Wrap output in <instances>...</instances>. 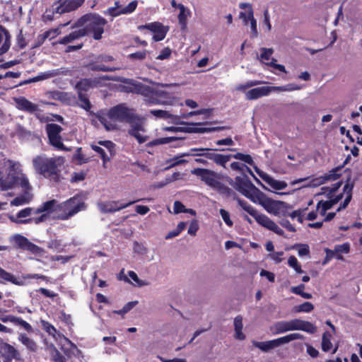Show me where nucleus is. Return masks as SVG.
<instances>
[{"label":"nucleus","instance_id":"nucleus-1","mask_svg":"<svg viewBox=\"0 0 362 362\" xmlns=\"http://www.w3.org/2000/svg\"><path fill=\"white\" fill-rule=\"evenodd\" d=\"M108 112L110 117L117 122H125L130 124L129 134L135 137L139 144L147 141L148 136L144 134L145 129L143 123L132 109L127 107L124 104H119L110 109Z\"/></svg>","mask_w":362,"mask_h":362},{"label":"nucleus","instance_id":"nucleus-2","mask_svg":"<svg viewBox=\"0 0 362 362\" xmlns=\"http://www.w3.org/2000/svg\"><path fill=\"white\" fill-rule=\"evenodd\" d=\"M21 164L12 160L5 161L4 171L1 175L0 188L6 190L19 185L25 192H30L32 187L28 177L22 173Z\"/></svg>","mask_w":362,"mask_h":362},{"label":"nucleus","instance_id":"nucleus-3","mask_svg":"<svg viewBox=\"0 0 362 362\" xmlns=\"http://www.w3.org/2000/svg\"><path fill=\"white\" fill-rule=\"evenodd\" d=\"M64 163V158L62 156L48 157L41 154L33 159V165L36 173L53 182L60 180L61 168Z\"/></svg>","mask_w":362,"mask_h":362},{"label":"nucleus","instance_id":"nucleus-4","mask_svg":"<svg viewBox=\"0 0 362 362\" xmlns=\"http://www.w3.org/2000/svg\"><path fill=\"white\" fill-rule=\"evenodd\" d=\"M107 24V21L98 14L90 13L86 14L79 18L73 28H82L86 30V35H90L92 37L98 40L102 38L104 33V28Z\"/></svg>","mask_w":362,"mask_h":362},{"label":"nucleus","instance_id":"nucleus-5","mask_svg":"<svg viewBox=\"0 0 362 362\" xmlns=\"http://www.w3.org/2000/svg\"><path fill=\"white\" fill-rule=\"evenodd\" d=\"M191 173L199 177L202 182L220 194L227 197L234 194L230 188L222 183L221 175L213 170L197 168L192 170Z\"/></svg>","mask_w":362,"mask_h":362},{"label":"nucleus","instance_id":"nucleus-6","mask_svg":"<svg viewBox=\"0 0 362 362\" xmlns=\"http://www.w3.org/2000/svg\"><path fill=\"white\" fill-rule=\"evenodd\" d=\"M269 330L274 335L294 330H302L309 334H314L317 332V327L310 322L296 318L288 321H278L269 327Z\"/></svg>","mask_w":362,"mask_h":362},{"label":"nucleus","instance_id":"nucleus-7","mask_svg":"<svg viewBox=\"0 0 362 362\" xmlns=\"http://www.w3.org/2000/svg\"><path fill=\"white\" fill-rule=\"evenodd\" d=\"M86 209L85 198L81 194H76L65 202L60 203L59 213L57 218L68 220L81 211Z\"/></svg>","mask_w":362,"mask_h":362},{"label":"nucleus","instance_id":"nucleus-8","mask_svg":"<svg viewBox=\"0 0 362 362\" xmlns=\"http://www.w3.org/2000/svg\"><path fill=\"white\" fill-rule=\"evenodd\" d=\"M252 202L261 205L269 214L277 216H286L290 206L281 201H276L267 197L259 191Z\"/></svg>","mask_w":362,"mask_h":362},{"label":"nucleus","instance_id":"nucleus-9","mask_svg":"<svg viewBox=\"0 0 362 362\" xmlns=\"http://www.w3.org/2000/svg\"><path fill=\"white\" fill-rule=\"evenodd\" d=\"M129 83L134 86V92L143 95L146 98V101L148 105L168 104L167 100L162 99L165 94L164 91L135 82L133 80H129Z\"/></svg>","mask_w":362,"mask_h":362},{"label":"nucleus","instance_id":"nucleus-10","mask_svg":"<svg viewBox=\"0 0 362 362\" xmlns=\"http://www.w3.org/2000/svg\"><path fill=\"white\" fill-rule=\"evenodd\" d=\"M223 179L235 190L250 199L252 202L260 191L246 176H237L235 180L227 176L224 177Z\"/></svg>","mask_w":362,"mask_h":362},{"label":"nucleus","instance_id":"nucleus-11","mask_svg":"<svg viewBox=\"0 0 362 362\" xmlns=\"http://www.w3.org/2000/svg\"><path fill=\"white\" fill-rule=\"evenodd\" d=\"M239 204L242 208L255 218L256 221L262 227L273 231L277 235H283L284 230L278 226V225L273 221L267 216L259 214L254 207L247 204L245 202L238 199Z\"/></svg>","mask_w":362,"mask_h":362},{"label":"nucleus","instance_id":"nucleus-12","mask_svg":"<svg viewBox=\"0 0 362 362\" xmlns=\"http://www.w3.org/2000/svg\"><path fill=\"white\" fill-rule=\"evenodd\" d=\"M341 181L337 180L332 187H323L321 188V192L319 194H325L329 199L327 201H320L317 204V211L322 216H325L327 210L330 209L340 199H342L343 194H339L333 198V194L341 187Z\"/></svg>","mask_w":362,"mask_h":362},{"label":"nucleus","instance_id":"nucleus-13","mask_svg":"<svg viewBox=\"0 0 362 362\" xmlns=\"http://www.w3.org/2000/svg\"><path fill=\"white\" fill-rule=\"evenodd\" d=\"M40 326L43 330L51 335L61 346V349L67 356L73 353L74 349H76V346L69 339L62 335L56 328L49 322L40 320Z\"/></svg>","mask_w":362,"mask_h":362},{"label":"nucleus","instance_id":"nucleus-14","mask_svg":"<svg viewBox=\"0 0 362 362\" xmlns=\"http://www.w3.org/2000/svg\"><path fill=\"white\" fill-rule=\"evenodd\" d=\"M59 206L60 203L55 199L47 201L36 208L37 214L40 215L30 221H34L35 224H39L46 221L52 214L57 218Z\"/></svg>","mask_w":362,"mask_h":362},{"label":"nucleus","instance_id":"nucleus-15","mask_svg":"<svg viewBox=\"0 0 362 362\" xmlns=\"http://www.w3.org/2000/svg\"><path fill=\"white\" fill-rule=\"evenodd\" d=\"M45 129L51 145L60 150L69 151V148H66L62 141L60 133L62 128L59 125L54 123L47 124Z\"/></svg>","mask_w":362,"mask_h":362},{"label":"nucleus","instance_id":"nucleus-16","mask_svg":"<svg viewBox=\"0 0 362 362\" xmlns=\"http://www.w3.org/2000/svg\"><path fill=\"white\" fill-rule=\"evenodd\" d=\"M138 29L139 30L147 29L153 33V39L156 42L163 40L165 37L168 32V28L158 22H153L146 25H139Z\"/></svg>","mask_w":362,"mask_h":362},{"label":"nucleus","instance_id":"nucleus-17","mask_svg":"<svg viewBox=\"0 0 362 362\" xmlns=\"http://www.w3.org/2000/svg\"><path fill=\"white\" fill-rule=\"evenodd\" d=\"M136 201L129 202L127 204H121L117 201H105L98 203L99 210L104 214L114 213L133 204Z\"/></svg>","mask_w":362,"mask_h":362},{"label":"nucleus","instance_id":"nucleus-18","mask_svg":"<svg viewBox=\"0 0 362 362\" xmlns=\"http://www.w3.org/2000/svg\"><path fill=\"white\" fill-rule=\"evenodd\" d=\"M36 208L27 207L19 211L16 215V217H11V220L16 223H34V221H30L36 218L34 215H37Z\"/></svg>","mask_w":362,"mask_h":362},{"label":"nucleus","instance_id":"nucleus-19","mask_svg":"<svg viewBox=\"0 0 362 362\" xmlns=\"http://www.w3.org/2000/svg\"><path fill=\"white\" fill-rule=\"evenodd\" d=\"M113 60L112 57L109 55H101L97 58L95 62L88 64V69L92 71H115L118 69L117 67L108 66L103 64V62H109Z\"/></svg>","mask_w":362,"mask_h":362},{"label":"nucleus","instance_id":"nucleus-20","mask_svg":"<svg viewBox=\"0 0 362 362\" xmlns=\"http://www.w3.org/2000/svg\"><path fill=\"white\" fill-rule=\"evenodd\" d=\"M182 156H204L206 158L212 160L216 164L220 165L221 166H225L226 163L228 162L232 158V155H222L219 153H216L213 152L208 153H200L197 154H192L189 153H184Z\"/></svg>","mask_w":362,"mask_h":362},{"label":"nucleus","instance_id":"nucleus-21","mask_svg":"<svg viewBox=\"0 0 362 362\" xmlns=\"http://www.w3.org/2000/svg\"><path fill=\"white\" fill-rule=\"evenodd\" d=\"M1 358H2L3 362H8L13 358L19 359L20 354L13 346L2 340L1 346Z\"/></svg>","mask_w":362,"mask_h":362},{"label":"nucleus","instance_id":"nucleus-22","mask_svg":"<svg viewBox=\"0 0 362 362\" xmlns=\"http://www.w3.org/2000/svg\"><path fill=\"white\" fill-rule=\"evenodd\" d=\"M84 0H59V5L55 8L56 13H63L78 8Z\"/></svg>","mask_w":362,"mask_h":362},{"label":"nucleus","instance_id":"nucleus-23","mask_svg":"<svg viewBox=\"0 0 362 362\" xmlns=\"http://www.w3.org/2000/svg\"><path fill=\"white\" fill-rule=\"evenodd\" d=\"M256 172L259 177L274 189L281 190L284 189L287 187V183L284 181L276 180L267 173H264L257 168H256Z\"/></svg>","mask_w":362,"mask_h":362},{"label":"nucleus","instance_id":"nucleus-24","mask_svg":"<svg viewBox=\"0 0 362 362\" xmlns=\"http://www.w3.org/2000/svg\"><path fill=\"white\" fill-rule=\"evenodd\" d=\"M252 344L254 346L259 349L263 352H268L281 345L283 344L281 338L266 341H257L255 340L252 341Z\"/></svg>","mask_w":362,"mask_h":362},{"label":"nucleus","instance_id":"nucleus-25","mask_svg":"<svg viewBox=\"0 0 362 362\" xmlns=\"http://www.w3.org/2000/svg\"><path fill=\"white\" fill-rule=\"evenodd\" d=\"M65 71L63 69H52L49 70L45 72H42L39 74L37 76L30 78L24 82V83H34L40 81L46 80L48 78H51L53 77H55L57 76H59L62 74H64Z\"/></svg>","mask_w":362,"mask_h":362},{"label":"nucleus","instance_id":"nucleus-26","mask_svg":"<svg viewBox=\"0 0 362 362\" xmlns=\"http://www.w3.org/2000/svg\"><path fill=\"white\" fill-rule=\"evenodd\" d=\"M339 178V175L337 173L336 170H331L329 173L318 177L314 178L311 180L310 186L317 187L328 181H336Z\"/></svg>","mask_w":362,"mask_h":362},{"label":"nucleus","instance_id":"nucleus-27","mask_svg":"<svg viewBox=\"0 0 362 362\" xmlns=\"http://www.w3.org/2000/svg\"><path fill=\"white\" fill-rule=\"evenodd\" d=\"M98 118L107 131L118 129L117 122L110 117L109 112L99 115Z\"/></svg>","mask_w":362,"mask_h":362},{"label":"nucleus","instance_id":"nucleus-28","mask_svg":"<svg viewBox=\"0 0 362 362\" xmlns=\"http://www.w3.org/2000/svg\"><path fill=\"white\" fill-rule=\"evenodd\" d=\"M78 28V29L72 31L69 35L61 38L59 40L58 43L62 45H66L86 35V30H82L81 27Z\"/></svg>","mask_w":362,"mask_h":362},{"label":"nucleus","instance_id":"nucleus-29","mask_svg":"<svg viewBox=\"0 0 362 362\" xmlns=\"http://www.w3.org/2000/svg\"><path fill=\"white\" fill-rule=\"evenodd\" d=\"M177 8L180 11L177 16L178 21L182 30H185L187 28V20L191 16V11L182 4H177Z\"/></svg>","mask_w":362,"mask_h":362},{"label":"nucleus","instance_id":"nucleus-30","mask_svg":"<svg viewBox=\"0 0 362 362\" xmlns=\"http://www.w3.org/2000/svg\"><path fill=\"white\" fill-rule=\"evenodd\" d=\"M16 106L18 109L25 110L29 112H35L38 110L37 105L31 103L23 97L16 99Z\"/></svg>","mask_w":362,"mask_h":362},{"label":"nucleus","instance_id":"nucleus-31","mask_svg":"<svg viewBox=\"0 0 362 362\" xmlns=\"http://www.w3.org/2000/svg\"><path fill=\"white\" fill-rule=\"evenodd\" d=\"M2 43L0 47V55L6 53L10 47V35L8 33L0 26V44Z\"/></svg>","mask_w":362,"mask_h":362},{"label":"nucleus","instance_id":"nucleus-32","mask_svg":"<svg viewBox=\"0 0 362 362\" xmlns=\"http://www.w3.org/2000/svg\"><path fill=\"white\" fill-rule=\"evenodd\" d=\"M269 93L272 92H292L302 89L303 86L296 83H288L281 86H269Z\"/></svg>","mask_w":362,"mask_h":362},{"label":"nucleus","instance_id":"nucleus-33","mask_svg":"<svg viewBox=\"0 0 362 362\" xmlns=\"http://www.w3.org/2000/svg\"><path fill=\"white\" fill-rule=\"evenodd\" d=\"M33 199V194L29 192H25L23 194L16 197L11 202V206H19L28 204Z\"/></svg>","mask_w":362,"mask_h":362},{"label":"nucleus","instance_id":"nucleus-34","mask_svg":"<svg viewBox=\"0 0 362 362\" xmlns=\"http://www.w3.org/2000/svg\"><path fill=\"white\" fill-rule=\"evenodd\" d=\"M234 329H235V337L239 340H243L245 339V335L243 332V317L240 315L237 316L234 319Z\"/></svg>","mask_w":362,"mask_h":362},{"label":"nucleus","instance_id":"nucleus-35","mask_svg":"<svg viewBox=\"0 0 362 362\" xmlns=\"http://www.w3.org/2000/svg\"><path fill=\"white\" fill-rule=\"evenodd\" d=\"M260 52V55L257 56L258 59L262 64L269 66V62L272 61V59H273L272 56L274 53V49L272 48L262 47Z\"/></svg>","mask_w":362,"mask_h":362},{"label":"nucleus","instance_id":"nucleus-36","mask_svg":"<svg viewBox=\"0 0 362 362\" xmlns=\"http://www.w3.org/2000/svg\"><path fill=\"white\" fill-rule=\"evenodd\" d=\"M332 334L330 332L326 331L323 333L322 337V350L325 352L330 351L332 348Z\"/></svg>","mask_w":362,"mask_h":362},{"label":"nucleus","instance_id":"nucleus-37","mask_svg":"<svg viewBox=\"0 0 362 362\" xmlns=\"http://www.w3.org/2000/svg\"><path fill=\"white\" fill-rule=\"evenodd\" d=\"M352 188H353V186L350 185L349 184H346L344 185V192L345 194V198L343 202V204L339 206L337 211H339L341 209H344L348 206V204H349V202L351 199V197H352V195H351Z\"/></svg>","mask_w":362,"mask_h":362},{"label":"nucleus","instance_id":"nucleus-38","mask_svg":"<svg viewBox=\"0 0 362 362\" xmlns=\"http://www.w3.org/2000/svg\"><path fill=\"white\" fill-rule=\"evenodd\" d=\"M18 340L30 351H35L37 349L36 343L25 334H20Z\"/></svg>","mask_w":362,"mask_h":362},{"label":"nucleus","instance_id":"nucleus-39","mask_svg":"<svg viewBox=\"0 0 362 362\" xmlns=\"http://www.w3.org/2000/svg\"><path fill=\"white\" fill-rule=\"evenodd\" d=\"M262 83H265V82L257 80L248 81L245 83L238 84V86H236L235 90L237 91L244 92L245 93L247 89Z\"/></svg>","mask_w":362,"mask_h":362},{"label":"nucleus","instance_id":"nucleus-40","mask_svg":"<svg viewBox=\"0 0 362 362\" xmlns=\"http://www.w3.org/2000/svg\"><path fill=\"white\" fill-rule=\"evenodd\" d=\"M19 248L25 250L30 241L25 237L16 234L11 239Z\"/></svg>","mask_w":362,"mask_h":362},{"label":"nucleus","instance_id":"nucleus-41","mask_svg":"<svg viewBox=\"0 0 362 362\" xmlns=\"http://www.w3.org/2000/svg\"><path fill=\"white\" fill-rule=\"evenodd\" d=\"M122 7L123 5L121 4V2L119 1H117L115 2L114 6L110 7L104 11V14L106 16H110L113 18L121 16V14H117V13L120 12V10L122 9Z\"/></svg>","mask_w":362,"mask_h":362},{"label":"nucleus","instance_id":"nucleus-42","mask_svg":"<svg viewBox=\"0 0 362 362\" xmlns=\"http://www.w3.org/2000/svg\"><path fill=\"white\" fill-rule=\"evenodd\" d=\"M90 147L94 151H95L97 153H98L100 156V157L102 158L103 161V165L105 166L106 163L110 161V156H109L107 155V153H106V151L104 148H103L102 147H100V146H98L97 144H93L90 145Z\"/></svg>","mask_w":362,"mask_h":362},{"label":"nucleus","instance_id":"nucleus-43","mask_svg":"<svg viewBox=\"0 0 362 362\" xmlns=\"http://www.w3.org/2000/svg\"><path fill=\"white\" fill-rule=\"evenodd\" d=\"M138 6V1L133 0L130 3H129L127 6H123L122 9L120 10V12L117 13V14L121 15H129L132 13Z\"/></svg>","mask_w":362,"mask_h":362},{"label":"nucleus","instance_id":"nucleus-44","mask_svg":"<svg viewBox=\"0 0 362 362\" xmlns=\"http://www.w3.org/2000/svg\"><path fill=\"white\" fill-rule=\"evenodd\" d=\"M93 83L94 81L90 79H83L76 84V88H77L79 93L82 91H86L89 88H92L93 86Z\"/></svg>","mask_w":362,"mask_h":362},{"label":"nucleus","instance_id":"nucleus-45","mask_svg":"<svg viewBox=\"0 0 362 362\" xmlns=\"http://www.w3.org/2000/svg\"><path fill=\"white\" fill-rule=\"evenodd\" d=\"M288 264L290 267L293 268L297 274H302L303 272L301 265L295 256H290L288 259Z\"/></svg>","mask_w":362,"mask_h":362},{"label":"nucleus","instance_id":"nucleus-46","mask_svg":"<svg viewBox=\"0 0 362 362\" xmlns=\"http://www.w3.org/2000/svg\"><path fill=\"white\" fill-rule=\"evenodd\" d=\"M9 281L14 284H19V282L16 281V279L13 275L0 267V281Z\"/></svg>","mask_w":362,"mask_h":362},{"label":"nucleus","instance_id":"nucleus-47","mask_svg":"<svg viewBox=\"0 0 362 362\" xmlns=\"http://www.w3.org/2000/svg\"><path fill=\"white\" fill-rule=\"evenodd\" d=\"M314 309L313 305L310 302H305L296 307H295V312L296 313H310Z\"/></svg>","mask_w":362,"mask_h":362},{"label":"nucleus","instance_id":"nucleus-48","mask_svg":"<svg viewBox=\"0 0 362 362\" xmlns=\"http://www.w3.org/2000/svg\"><path fill=\"white\" fill-rule=\"evenodd\" d=\"M239 18L243 21L244 25H247L250 21L254 18L253 10L242 11L239 13Z\"/></svg>","mask_w":362,"mask_h":362},{"label":"nucleus","instance_id":"nucleus-49","mask_svg":"<svg viewBox=\"0 0 362 362\" xmlns=\"http://www.w3.org/2000/svg\"><path fill=\"white\" fill-rule=\"evenodd\" d=\"M128 276L129 279H131L132 280V284L134 286H143L146 285V281L140 279L138 275L134 271L128 272Z\"/></svg>","mask_w":362,"mask_h":362},{"label":"nucleus","instance_id":"nucleus-50","mask_svg":"<svg viewBox=\"0 0 362 362\" xmlns=\"http://www.w3.org/2000/svg\"><path fill=\"white\" fill-rule=\"evenodd\" d=\"M281 341L283 342V344L289 343L291 341L296 340V339H303L304 337L300 333H291L289 334H287L286 336L281 337Z\"/></svg>","mask_w":362,"mask_h":362},{"label":"nucleus","instance_id":"nucleus-51","mask_svg":"<svg viewBox=\"0 0 362 362\" xmlns=\"http://www.w3.org/2000/svg\"><path fill=\"white\" fill-rule=\"evenodd\" d=\"M230 168L233 170L240 171L241 173H243L245 170H247V172H248L251 175H254L250 168L239 162H233L230 164Z\"/></svg>","mask_w":362,"mask_h":362},{"label":"nucleus","instance_id":"nucleus-52","mask_svg":"<svg viewBox=\"0 0 362 362\" xmlns=\"http://www.w3.org/2000/svg\"><path fill=\"white\" fill-rule=\"evenodd\" d=\"M232 158L242 160V161H243L247 164H250V165H252V163H253L252 158L248 154L237 153L234 155H232Z\"/></svg>","mask_w":362,"mask_h":362},{"label":"nucleus","instance_id":"nucleus-53","mask_svg":"<svg viewBox=\"0 0 362 362\" xmlns=\"http://www.w3.org/2000/svg\"><path fill=\"white\" fill-rule=\"evenodd\" d=\"M332 250L334 251V254L335 253L347 254L350 251V244L348 243H345L341 245H335L334 250Z\"/></svg>","mask_w":362,"mask_h":362},{"label":"nucleus","instance_id":"nucleus-54","mask_svg":"<svg viewBox=\"0 0 362 362\" xmlns=\"http://www.w3.org/2000/svg\"><path fill=\"white\" fill-rule=\"evenodd\" d=\"M294 248H298V255L300 257L308 255L310 253V248L307 244H297L294 245Z\"/></svg>","mask_w":362,"mask_h":362},{"label":"nucleus","instance_id":"nucleus-55","mask_svg":"<svg viewBox=\"0 0 362 362\" xmlns=\"http://www.w3.org/2000/svg\"><path fill=\"white\" fill-rule=\"evenodd\" d=\"M288 211H289V209H288ZM304 214H305L304 209L303 210L299 209V210H296L291 213H289V211H288L286 216H289L292 219L297 218V220L300 223H302L303 221V217L304 216Z\"/></svg>","mask_w":362,"mask_h":362},{"label":"nucleus","instance_id":"nucleus-56","mask_svg":"<svg viewBox=\"0 0 362 362\" xmlns=\"http://www.w3.org/2000/svg\"><path fill=\"white\" fill-rule=\"evenodd\" d=\"M98 144L104 146L110 156H112L115 153V144L111 141H100Z\"/></svg>","mask_w":362,"mask_h":362},{"label":"nucleus","instance_id":"nucleus-57","mask_svg":"<svg viewBox=\"0 0 362 362\" xmlns=\"http://www.w3.org/2000/svg\"><path fill=\"white\" fill-rule=\"evenodd\" d=\"M150 113L158 118L168 119L172 117L168 111L161 110H152Z\"/></svg>","mask_w":362,"mask_h":362},{"label":"nucleus","instance_id":"nucleus-58","mask_svg":"<svg viewBox=\"0 0 362 362\" xmlns=\"http://www.w3.org/2000/svg\"><path fill=\"white\" fill-rule=\"evenodd\" d=\"M137 303L138 301L129 302L121 310L115 311V313L119 315H124L136 306Z\"/></svg>","mask_w":362,"mask_h":362},{"label":"nucleus","instance_id":"nucleus-59","mask_svg":"<svg viewBox=\"0 0 362 362\" xmlns=\"http://www.w3.org/2000/svg\"><path fill=\"white\" fill-rule=\"evenodd\" d=\"M60 31L59 28L51 29L45 32L40 37L42 40H45L47 38L52 39L59 35Z\"/></svg>","mask_w":362,"mask_h":362},{"label":"nucleus","instance_id":"nucleus-60","mask_svg":"<svg viewBox=\"0 0 362 362\" xmlns=\"http://www.w3.org/2000/svg\"><path fill=\"white\" fill-rule=\"evenodd\" d=\"M78 97L80 106L86 110H89L91 107L89 100L85 97L82 93H79Z\"/></svg>","mask_w":362,"mask_h":362},{"label":"nucleus","instance_id":"nucleus-61","mask_svg":"<svg viewBox=\"0 0 362 362\" xmlns=\"http://www.w3.org/2000/svg\"><path fill=\"white\" fill-rule=\"evenodd\" d=\"M52 358L54 362H65L64 358L59 354L54 346L51 349Z\"/></svg>","mask_w":362,"mask_h":362},{"label":"nucleus","instance_id":"nucleus-62","mask_svg":"<svg viewBox=\"0 0 362 362\" xmlns=\"http://www.w3.org/2000/svg\"><path fill=\"white\" fill-rule=\"evenodd\" d=\"M259 98L255 88L250 89L245 92V99L247 100H255Z\"/></svg>","mask_w":362,"mask_h":362},{"label":"nucleus","instance_id":"nucleus-63","mask_svg":"<svg viewBox=\"0 0 362 362\" xmlns=\"http://www.w3.org/2000/svg\"><path fill=\"white\" fill-rule=\"evenodd\" d=\"M220 214L221 216V218H223V221L226 223V224L228 226H232L233 223L231 221L230 218L229 213L226 211L225 209H220Z\"/></svg>","mask_w":362,"mask_h":362},{"label":"nucleus","instance_id":"nucleus-64","mask_svg":"<svg viewBox=\"0 0 362 362\" xmlns=\"http://www.w3.org/2000/svg\"><path fill=\"white\" fill-rule=\"evenodd\" d=\"M15 325L22 327L24 329H25L28 332L33 331L31 325L26 321L21 319V317H17Z\"/></svg>","mask_w":362,"mask_h":362}]
</instances>
